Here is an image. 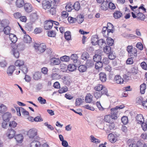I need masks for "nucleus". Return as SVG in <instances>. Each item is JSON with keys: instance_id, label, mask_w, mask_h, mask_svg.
I'll list each match as a JSON object with an SVG mask.
<instances>
[{"instance_id": "nucleus-38", "label": "nucleus", "mask_w": 147, "mask_h": 147, "mask_svg": "<svg viewBox=\"0 0 147 147\" xmlns=\"http://www.w3.org/2000/svg\"><path fill=\"white\" fill-rule=\"evenodd\" d=\"M65 39L67 40H71V36L70 31H67L65 32Z\"/></svg>"}, {"instance_id": "nucleus-54", "label": "nucleus", "mask_w": 147, "mask_h": 147, "mask_svg": "<svg viewBox=\"0 0 147 147\" xmlns=\"http://www.w3.org/2000/svg\"><path fill=\"white\" fill-rule=\"evenodd\" d=\"M104 86L101 84H99L94 88V89L96 91L100 92L103 88Z\"/></svg>"}, {"instance_id": "nucleus-22", "label": "nucleus", "mask_w": 147, "mask_h": 147, "mask_svg": "<svg viewBox=\"0 0 147 147\" xmlns=\"http://www.w3.org/2000/svg\"><path fill=\"white\" fill-rule=\"evenodd\" d=\"M34 23L33 21H30L26 24L25 27L27 30L31 31L32 30L33 28L32 25Z\"/></svg>"}, {"instance_id": "nucleus-34", "label": "nucleus", "mask_w": 147, "mask_h": 147, "mask_svg": "<svg viewBox=\"0 0 147 147\" xmlns=\"http://www.w3.org/2000/svg\"><path fill=\"white\" fill-rule=\"evenodd\" d=\"M38 16L36 13H34L31 14L30 17L31 21H33L34 22L35 21L38 19Z\"/></svg>"}, {"instance_id": "nucleus-44", "label": "nucleus", "mask_w": 147, "mask_h": 147, "mask_svg": "<svg viewBox=\"0 0 147 147\" xmlns=\"http://www.w3.org/2000/svg\"><path fill=\"white\" fill-rule=\"evenodd\" d=\"M11 30V28L9 26H7L4 28L3 31L6 35H9Z\"/></svg>"}, {"instance_id": "nucleus-13", "label": "nucleus", "mask_w": 147, "mask_h": 147, "mask_svg": "<svg viewBox=\"0 0 147 147\" xmlns=\"http://www.w3.org/2000/svg\"><path fill=\"white\" fill-rule=\"evenodd\" d=\"M16 69V67L13 65H10L8 67L7 72L9 76H11L12 75L13 71Z\"/></svg>"}, {"instance_id": "nucleus-56", "label": "nucleus", "mask_w": 147, "mask_h": 147, "mask_svg": "<svg viewBox=\"0 0 147 147\" xmlns=\"http://www.w3.org/2000/svg\"><path fill=\"white\" fill-rule=\"evenodd\" d=\"M38 100L42 104H44L46 103V100L41 96L39 97L38 99Z\"/></svg>"}, {"instance_id": "nucleus-57", "label": "nucleus", "mask_w": 147, "mask_h": 147, "mask_svg": "<svg viewBox=\"0 0 147 147\" xmlns=\"http://www.w3.org/2000/svg\"><path fill=\"white\" fill-rule=\"evenodd\" d=\"M68 22L70 23H75L77 20V19L72 17H69L67 19Z\"/></svg>"}, {"instance_id": "nucleus-19", "label": "nucleus", "mask_w": 147, "mask_h": 147, "mask_svg": "<svg viewBox=\"0 0 147 147\" xmlns=\"http://www.w3.org/2000/svg\"><path fill=\"white\" fill-rule=\"evenodd\" d=\"M122 16V13L119 11H116L113 13V16L115 19L120 18Z\"/></svg>"}, {"instance_id": "nucleus-18", "label": "nucleus", "mask_w": 147, "mask_h": 147, "mask_svg": "<svg viewBox=\"0 0 147 147\" xmlns=\"http://www.w3.org/2000/svg\"><path fill=\"white\" fill-rule=\"evenodd\" d=\"M25 4L24 0H16V5L18 8L23 7Z\"/></svg>"}, {"instance_id": "nucleus-39", "label": "nucleus", "mask_w": 147, "mask_h": 147, "mask_svg": "<svg viewBox=\"0 0 147 147\" xmlns=\"http://www.w3.org/2000/svg\"><path fill=\"white\" fill-rule=\"evenodd\" d=\"M107 42L108 45L110 46H111L114 44V41L113 39L111 38L108 37H107Z\"/></svg>"}, {"instance_id": "nucleus-29", "label": "nucleus", "mask_w": 147, "mask_h": 147, "mask_svg": "<svg viewBox=\"0 0 147 147\" xmlns=\"http://www.w3.org/2000/svg\"><path fill=\"white\" fill-rule=\"evenodd\" d=\"M86 66L87 68L92 67L94 65L93 61L91 60H87L85 63Z\"/></svg>"}, {"instance_id": "nucleus-58", "label": "nucleus", "mask_w": 147, "mask_h": 147, "mask_svg": "<svg viewBox=\"0 0 147 147\" xmlns=\"http://www.w3.org/2000/svg\"><path fill=\"white\" fill-rule=\"evenodd\" d=\"M82 102L83 101L80 98H77L76 100V106L80 105Z\"/></svg>"}, {"instance_id": "nucleus-40", "label": "nucleus", "mask_w": 147, "mask_h": 147, "mask_svg": "<svg viewBox=\"0 0 147 147\" xmlns=\"http://www.w3.org/2000/svg\"><path fill=\"white\" fill-rule=\"evenodd\" d=\"M13 55L14 57L16 58H18L20 56V53L19 51L17 49H16L15 48H13L12 50Z\"/></svg>"}, {"instance_id": "nucleus-17", "label": "nucleus", "mask_w": 147, "mask_h": 147, "mask_svg": "<svg viewBox=\"0 0 147 147\" xmlns=\"http://www.w3.org/2000/svg\"><path fill=\"white\" fill-rule=\"evenodd\" d=\"M41 73L39 71L35 72L33 75V78L35 80H38L41 78Z\"/></svg>"}, {"instance_id": "nucleus-35", "label": "nucleus", "mask_w": 147, "mask_h": 147, "mask_svg": "<svg viewBox=\"0 0 147 147\" xmlns=\"http://www.w3.org/2000/svg\"><path fill=\"white\" fill-rule=\"evenodd\" d=\"M87 69V67L86 65H81L78 67V70L80 72H85Z\"/></svg>"}, {"instance_id": "nucleus-28", "label": "nucleus", "mask_w": 147, "mask_h": 147, "mask_svg": "<svg viewBox=\"0 0 147 147\" xmlns=\"http://www.w3.org/2000/svg\"><path fill=\"white\" fill-rule=\"evenodd\" d=\"M40 143L37 140H34L30 144V147H39Z\"/></svg>"}, {"instance_id": "nucleus-37", "label": "nucleus", "mask_w": 147, "mask_h": 147, "mask_svg": "<svg viewBox=\"0 0 147 147\" xmlns=\"http://www.w3.org/2000/svg\"><path fill=\"white\" fill-rule=\"evenodd\" d=\"M89 55L87 52H84L82 53L81 58L83 60H86L89 58Z\"/></svg>"}, {"instance_id": "nucleus-45", "label": "nucleus", "mask_w": 147, "mask_h": 147, "mask_svg": "<svg viewBox=\"0 0 147 147\" xmlns=\"http://www.w3.org/2000/svg\"><path fill=\"white\" fill-rule=\"evenodd\" d=\"M24 62L23 61L20 60H18L15 62V64L16 66L20 67L24 65Z\"/></svg>"}, {"instance_id": "nucleus-48", "label": "nucleus", "mask_w": 147, "mask_h": 147, "mask_svg": "<svg viewBox=\"0 0 147 147\" xmlns=\"http://www.w3.org/2000/svg\"><path fill=\"white\" fill-rule=\"evenodd\" d=\"M136 144H137V147H144L145 144L143 141L141 140L138 141Z\"/></svg>"}, {"instance_id": "nucleus-62", "label": "nucleus", "mask_w": 147, "mask_h": 147, "mask_svg": "<svg viewBox=\"0 0 147 147\" xmlns=\"http://www.w3.org/2000/svg\"><path fill=\"white\" fill-rule=\"evenodd\" d=\"M134 57H131V58H128L126 61V63L127 64L131 65L133 63V60L132 58Z\"/></svg>"}, {"instance_id": "nucleus-30", "label": "nucleus", "mask_w": 147, "mask_h": 147, "mask_svg": "<svg viewBox=\"0 0 147 147\" xmlns=\"http://www.w3.org/2000/svg\"><path fill=\"white\" fill-rule=\"evenodd\" d=\"M76 65L73 63L70 64L67 66V69L69 71H73L76 70Z\"/></svg>"}, {"instance_id": "nucleus-55", "label": "nucleus", "mask_w": 147, "mask_h": 147, "mask_svg": "<svg viewBox=\"0 0 147 147\" xmlns=\"http://www.w3.org/2000/svg\"><path fill=\"white\" fill-rule=\"evenodd\" d=\"M100 92L97 91L94 93V95L97 99L100 98L102 96V94Z\"/></svg>"}, {"instance_id": "nucleus-41", "label": "nucleus", "mask_w": 147, "mask_h": 147, "mask_svg": "<svg viewBox=\"0 0 147 147\" xmlns=\"http://www.w3.org/2000/svg\"><path fill=\"white\" fill-rule=\"evenodd\" d=\"M73 7L76 11H78L80 7V3L78 1L76 2L73 5Z\"/></svg>"}, {"instance_id": "nucleus-33", "label": "nucleus", "mask_w": 147, "mask_h": 147, "mask_svg": "<svg viewBox=\"0 0 147 147\" xmlns=\"http://www.w3.org/2000/svg\"><path fill=\"white\" fill-rule=\"evenodd\" d=\"M9 23V20L7 19L3 20L1 22V26L4 28L7 26H9L8 25Z\"/></svg>"}, {"instance_id": "nucleus-32", "label": "nucleus", "mask_w": 147, "mask_h": 147, "mask_svg": "<svg viewBox=\"0 0 147 147\" xmlns=\"http://www.w3.org/2000/svg\"><path fill=\"white\" fill-rule=\"evenodd\" d=\"M103 51L105 53L109 54L111 52V47L110 46H107L104 47Z\"/></svg>"}, {"instance_id": "nucleus-16", "label": "nucleus", "mask_w": 147, "mask_h": 147, "mask_svg": "<svg viewBox=\"0 0 147 147\" xmlns=\"http://www.w3.org/2000/svg\"><path fill=\"white\" fill-rule=\"evenodd\" d=\"M14 138L16 140L17 143L20 144L23 141L24 137L22 134H19L15 136Z\"/></svg>"}, {"instance_id": "nucleus-60", "label": "nucleus", "mask_w": 147, "mask_h": 147, "mask_svg": "<svg viewBox=\"0 0 147 147\" xmlns=\"http://www.w3.org/2000/svg\"><path fill=\"white\" fill-rule=\"evenodd\" d=\"M17 125V123L14 121L10 122L9 124V127L13 128L15 127Z\"/></svg>"}, {"instance_id": "nucleus-10", "label": "nucleus", "mask_w": 147, "mask_h": 147, "mask_svg": "<svg viewBox=\"0 0 147 147\" xmlns=\"http://www.w3.org/2000/svg\"><path fill=\"white\" fill-rule=\"evenodd\" d=\"M37 132L36 130L32 129H30L28 131V135L30 138H33L37 135Z\"/></svg>"}, {"instance_id": "nucleus-31", "label": "nucleus", "mask_w": 147, "mask_h": 147, "mask_svg": "<svg viewBox=\"0 0 147 147\" xmlns=\"http://www.w3.org/2000/svg\"><path fill=\"white\" fill-rule=\"evenodd\" d=\"M137 19L138 20H139L142 21H144L145 18V16L141 12H139L137 14Z\"/></svg>"}, {"instance_id": "nucleus-49", "label": "nucleus", "mask_w": 147, "mask_h": 147, "mask_svg": "<svg viewBox=\"0 0 147 147\" xmlns=\"http://www.w3.org/2000/svg\"><path fill=\"white\" fill-rule=\"evenodd\" d=\"M121 120L122 123L124 124H126L128 121V119L127 117L123 116L121 118Z\"/></svg>"}, {"instance_id": "nucleus-7", "label": "nucleus", "mask_w": 147, "mask_h": 147, "mask_svg": "<svg viewBox=\"0 0 147 147\" xmlns=\"http://www.w3.org/2000/svg\"><path fill=\"white\" fill-rule=\"evenodd\" d=\"M24 9L27 13H30L33 10V7L30 3H26L24 5Z\"/></svg>"}, {"instance_id": "nucleus-53", "label": "nucleus", "mask_w": 147, "mask_h": 147, "mask_svg": "<svg viewBox=\"0 0 147 147\" xmlns=\"http://www.w3.org/2000/svg\"><path fill=\"white\" fill-rule=\"evenodd\" d=\"M84 17L82 15H80L79 16V17L77 18L76 21L79 24H80L81 23L84 21Z\"/></svg>"}, {"instance_id": "nucleus-6", "label": "nucleus", "mask_w": 147, "mask_h": 147, "mask_svg": "<svg viewBox=\"0 0 147 147\" xmlns=\"http://www.w3.org/2000/svg\"><path fill=\"white\" fill-rule=\"evenodd\" d=\"M102 54L101 51H99V52L97 53H96L93 57V61L94 62H98L101 61Z\"/></svg>"}, {"instance_id": "nucleus-52", "label": "nucleus", "mask_w": 147, "mask_h": 147, "mask_svg": "<svg viewBox=\"0 0 147 147\" xmlns=\"http://www.w3.org/2000/svg\"><path fill=\"white\" fill-rule=\"evenodd\" d=\"M72 7H73V5L70 3L67 4L65 8L67 11L69 12L72 10Z\"/></svg>"}, {"instance_id": "nucleus-15", "label": "nucleus", "mask_w": 147, "mask_h": 147, "mask_svg": "<svg viewBox=\"0 0 147 147\" xmlns=\"http://www.w3.org/2000/svg\"><path fill=\"white\" fill-rule=\"evenodd\" d=\"M111 116L113 119H116L117 118V110L115 108H112L111 109Z\"/></svg>"}, {"instance_id": "nucleus-21", "label": "nucleus", "mask_w": 147, "mask_h": 147, "mask_svg": "<svg viewBox=\"0 0 147 147\" xmlns=\"http://www.w3.org/2000/svg\"><path fill=\"white\" fill-rule=\"evenodd\" d=\"M104 121L108 123L113 122V119L111 116V115H105L104 118Z\"/></svg>"}, {"instance_id": "nucleus-59", "label": "nucleus", "mask_w": 147, "mask_h": 147, "mask_svg": "<svg viewBox=\"0 0 147 147\" xmlns=\"http://www.w3.org/2000/svg\"><path fill=\"white\" fill-rule=\"evenodd\" d=\"M56 35L55 33L53 30L49 31L48 32V35L50 37H54Z\"/></svg>"}, {"instance_id": "nucleus-2", "label": "nucleus", "mask_w": 147, "mask_h": 147, "mask_svg": "<svg viewBox=\"0 0 147 147\" xmlns=\"http://www.w3.org/2000/svg\"><path fill=\"white\" fill-rule=\"evenodd\" d=\"M34 47L36 51L43 53L46 50V46L43 43L39 44L35 43L34 44Z\"/></svg>"}, {"instance_id": "nucleus-46", "label": "nucleus", "mask_w": 147, "mask_h": 147, "mask_svg": "<svg viewBox=\"0 0 147 147\" xmlns=\"http://www.w3.org/2000/svg\"><path fill=\"white\" fill-rule=\"evenodd\" d=\"M127 51L128 53V55L130 57H131L132 52H133V47L131 46H128L127 47Z\"/></svg>"}, {"instance_id": "nucleus-4", "label": "nucleus", "mask_w": 147, "mask_h": 147, "mask_svg": "<svg viewBox=\"0 0 147 147\" xmlns=\"http://www.w3.org/2000/svg\"><path fill=\"white\" fill-rule=\"evenodd\" d=\"M52 5V3H51V1L49 0L48 1L44 0L43 1L42 3V7L45 10L49 9L51 7Z\"/></svg>"}, {"instance_id": "nucleus-50", "label": "nucleus", "mask_w": 147, "mask_h": 147, "mask_svg": "<svg viewBox=\"0 0 147 147\" xmlns=\"http://www.w3.org/2000/svg\"><path fill=\"white\" fill-rule=\"evenodd\" d=\"M78 58V56L76 54H72L71 56V59L75 63L77 62Z\"/></svg>"}, {"instance_id": "nucleus-47", "label": "nucleus", "mask_w": 147, "mask_h": 147, "mask_svg": "<svg viewBox=\"0 0 147 147\" xmlns=\"http://www.w3.org/2000/svg\"><path fill=\"white\" fill-rule=\"evenodd\" d=\"M100 92L102 95H106L107 96H109L107 90L105 87H103V88L101 90Z\"/></svg>"}, {"instance_id": "nucleus-9", "label": "nucleus", "mask_w": 147, "mask_h": 147, "mask_svg": "<svg viewBox=\"0 0 147 147\" xmlns=\"http://www.w3.org/2000/svg\"><path fill=\"white\" fill-rule=\"evenodd\" d=\"M109 141L112 143H113L116 142L117 139L116 134H110L108 137Z\"/></svg>"}, {"instance_id": "nucleus-43", "label": "nucleus", "mask_w": 147, "mask_h": 147, "mask_svg": "<svg viewBox=\"0 0 147 147\" xmlns=\"http://www.w3.org/2000/svg\"><path fill=\"white\" fill-rule=\"evenodd\" d=\"M7 110L6 106L3 105L1 104L0 106V113H4Z\"/></svg>"}, {"instance_id": "nucleus-8", "label": "nucleus", "mask_w": 147, "mask_h": 147, "mask_svg": "<svg viewBox=\"0 0 147 147\" xmlns=\"http://www.w3.org/2000/svg\"><path fill=\"white\" fill-rule=\"evenodd\" d=\"M53 23L51 20L45 21L44 22V26L45 29L47 30L51 29L53 26Z\"/></svg>"}, {"instance_id": "nucleus-3", "label": "nucleus", "mask_w": 147, "mask_h": 147, "mask_svg": "<svg viewBox=\"0 0 147 147\" xmlns=\"http://www.w3.org/2000/svg\"><path fill=\"white\" fill-rule=\"evenodd\" d=\"M115 127L114 122L108 123L104 126L103 129L107 133H109L111 132V130L113 129Z\"/></svg>"}, {"instance_id": "nucleus-11", "label": "nucleus", "mask_w": 147, "mask_h": 147, "mask_svg": "<svg viewBox=\"0 0 147 147\" xmlns=\"http://www.w3.org/2000/svg\"><path fill=\"white\" fill-rule=\"evenodd\" d=\"M136 118L137 123L138 124L142 123L144 121V118L143 115L141 114L137 115Z\"/></svg>"}, {"instance_id": "nucleus-5", "label": "nucleus", "mask_w": 147, "mask_h": 147, "mask_svg": "<svg viewBox=\"0 0 147 147\" xmlns=\"http://www.w3.org/2000/svg\"><path fill=\"white\" fill-rule=\"evenodd\" d=\"M11 116L12 115L11 113L9 112L5 113L2 116L3 120L9 122Z\"/></svg>"}, {"instance_id": "nucleus-24", "label": "nucleus", "mask_w": 147, "mask_h": 147, "mask_svg": "<svg viewBox=\"0 0 147 147\" xmlns=\"http://www.w3.org/2000/svg\"><path fill=\"white\" fill-rule=\"evenodd\" d=\"M92 96L90 93H88L86 97L85 101L86 103H90L92 100Z\"/></svg>"}, {"instance_id": "nucleus-1", "label": "nucleus", "mask_w": 147, "mask_h": 147, "mask_svg": "<svg viewBox=\"0 0 147 147\" xmlns=\"http://www.w3.org/2000/svg\"><path fill=\"white\" fill-rule=\"evenodd\" d=\"M111 1V0H107L106 2L103 3L102 6L103 10H107L109 8L111 9H114L115 8V5Z\"/></svg>"}, {"instance_id": "nucleus-64", "label": "nucleus", "mask_w": 147, "mask_h": 147, "mask_svg": "<svg viewBox=\"0 0 147 147\" xmlns=\"http://www.w3.org/2000/svg\"><path fill=\"white\" fill-rule=\"evenodd\" d=\"M108 58L111 60L114 59L116 58L115 55H114L113 53L111 52L109 54Z\"/></svg>"}, {"instance_id": "nucleus-63", "label": "nucleus", "mask_w": 147, "mask_h": 147, "mask_svg": "<svg viewBox=\"0 0 147 147\" xmlns=\"http://www.w3.org/2000/svg\"><path fill=\"white\" fill-rule=\"evenodd\" d=\"M136 47L140 50H142L143 49V45L141 42H138L136 44Z\"/></svg>"}, {"instance_id": "nucleus-51", "label": "nucleus", "mask_w": 147, "mask_h": 147, "mask_svg": "<svg viewBox=\"0 0 147 147\" xmlns=\"http://www.w3.org/2000/svg\"><path fill=\"white\" fill-rule=\"evenodd\" d=\"M14 48H15L16 49H17L18 51L23 50L24 49L23 45L20 44H18L17 46H16Z\"/></svg>"}, {"instance_id": "nucleus-23", "label": "nucleus", "mask_w": 147, "mask_h": 147, "mask_svg": "<svg viewBox=\"0 0 147 147\" xmlns=\"http://www.w3.org/2000/svg\"><path fill=\"white\" fill-rule=\"evenodd\" d=\"M9 36V39L12 43H15L17 41L18 38L15 35L13 34H10Z\"/></svg>"}, {"instance_id": "nucleus-14", "label": "nucleus", "mask_w": 147, "mask_h": 147, "mask_svg": "<svg viewBox=\"0 0 147 147\" xmlns=\"http://www.w3.org/2000/svg\"><path fill=\"white\" fill-rule=\"evenodd\" d=\"M98 45L101 48H103L106 45L105 41L103 39H100L97 40L94 45Z\"/></svg>"}, {"instance_id": "nucleus-27", "label": "nucleus", "mask_w": 147, "mask_h": 147, "mask_svg": "<svg viewBox=\"0 0 147 147\" xmlns=\"http://www.w3.org/2000/svg\"><path fill=\"white\" fill-rule=\"evenodd\" d=\"M51 60V63L53 65H58L61 63L60 60L59 59L53 58H52Z\"/></svg>"}, {"instance_id": "nucleus-61", "label": "nucleus", "mask_w": 147, "mask_h": 147, "mask_svg": "<svg viewBox=\"0 0 147 147\" xmlns=\"http://www.w3.org/2000/svg\"><path fill=\"white\" fill-rule=\"evenodd\" d=\"M143 98L142 97L137 98L136 99V103L138 104L141 105H142L143 101Z\"/></svg>"}, {"instance_id": "nucleus-12", "label": "nucleus", "mask_w": 147, "mask_h": 147, "mask_svg": "<svg viewBox=\"0 0 147 147\" xmlns=\"http://www.w3.org/2000/svg\"><path fill=\"white\" fill-rule=\"evenodd\" d=\"M16 131L13 129H8L7 133V137L9 139H11L15 136Z\"/></svg>"}, {"instance_id": "nucleus-42", "label": "nucleus", "mask_w": 147, "mask_h": 147, "mask_svg": "<svg viewBox=\"0 0 147 147\" xmlns=\"http://www.w3.org/2000/svg\"><path fill=\"white\" fill-rule=\"evenodd\" d=\"M146 84L144 83L140 86V92L142 94L144 93L146 89Z\"/></svg>"}, {"instance_id": "nucleus-26", "label": "nucleus", "mask_w": 147, "mask_h": 147, "mask_svg": "<svg viewBox=\"0 0 147 147\" xmlns=\"http://www.w3.org/2000/svg\"><path fill=\"white\" fill-rule=\"evenodd\" d=\"M23 41L25 43H30L32 41V38L28 35H25L24 37Z\"/></svg>"}, {"instance_id": "nucleus-25", "label": "nucleus", "mask_w": 147, "mask_h": 147, "mask_svg": "<svg viewBox=\"0 0 147 147\" xmlns=\"http://www.w3.org/2000/svg\"><path fill=\"white\" fill-rule=\"evenodd\" d=\"M99 79L102 82H105L107 79L106 74L103 72H100L99 74Z\"/></svg>"}, {"instance_id": "nucleus-20", "label": "nucleus", "mask_w": 147, "mask_h": 147, "mask_svg": "<svg viewBox=\"0 0 147 147\" xmlns=\"http://www.w3.org/2000/svg\"><path fill=\"white\" fill-rule=\"evenodd\" d=\"M114 80L118 84H121L123 83V80L122 78L119 75H117L115 76Z\"/></svg>"}, {"instance_id": "nucleus-36", "label": "nucleus", "mask_w": 147, "mask_h": 147, "mask_svg": "<svg viewBox=\"0 0 147 147\" xmlns=\"http://www.w3.org/2000/svg\"><path fill=\"white\" fill-rule=\"evenodd\" d=\"M95 68L96 69H98L102 68L103 66V63L102 61L96 62Z\"/></svg>"}]
</instances>
